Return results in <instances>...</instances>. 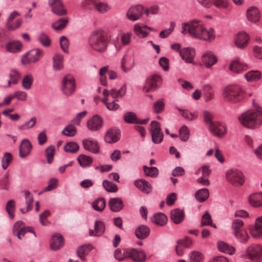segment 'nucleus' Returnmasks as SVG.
<instances>
[{"instance_id": "obj_1", "label": "nucleus", "mask_w": 262, "mask_h": 262, "mask_svg": "<svg viewBox=\"0 0 262 262\" xmlns=\"http://www.w3.org/2000/svg\"><path fill=\"white\" fill-rule=\"evenodd\" d=\"M188 32L193 38L211 41L215 38V32L212 28L207 30L199 19L190 20L182 25L181 33Z\"/></svg>"}, {"instance_id": "obj_2", "label": "nucleus", "mask_w": 262, "mask_h": 262, "mask_svg": "<svg viewBox=\"0 0 262 262\" xmlns=\"http://www.w3.org/2000/svg\"><path fill=\"white\" fill-rule=\"evenodd\" d=\"M262 107L257 106L255 110H250L243 113L239 120L242 124L247 128L253 129L262 124Z\"/></svg>"}, {"instance_id": "obj_3", "label": "nucleus", "mask_w": 262, "mask_h": 262, "mask_svg": "<svg viewBox=\"0 0 262 262\" xmlns=\"http://www.w3.org/2000/svg\"><path fill=\"white\" fill-rule=\"evenodd\" d=\"M107 33L103 30L94 31L89 37L90 46L94 50L103 52L106 51L108 43Z\"/></svg>"}, {"instance_id": "obj_4", "label": "nucleus", "mask_w": 262, "mask_h": 262, "mask_svg": "<svg viewBox=\"0 0 262 262\" xmlns=\"http://www.w3.org/2000/svg\"><path fill=\"white\" fill-rule=\"evenodd\" d=\"M222 96L225 101L235 103L244 99L245 93L240 86L232 85L224 88Z\"/></svg>"}, {"instance_id": "obj_5", "label": "nucleus", "mask_w": 262, "mask_h": 262, "mask_svg": "<svg viewBox=\"0 0 262 262\" xmlns=\"http://www.w3.org/2000/svg\"><path fill=\"white\" fill-rule=\"evenodd\" d=\"M226 176L227 181L234 186H241L245 182L243 172L238 169H232L228 170Z\"/></svg>"}, {"instance_id": "obj_6", "label": "nucleus", "mask_w": 262, "mask_h": 262, "mask_svg": "<svg viewBox=\"0 0 262 262\" xmlns=\"http://www.w3.org/2000/svg\"><path fill=\"white\" fill-rule=\"evenodd\" d=\"M162 84L161 77L157 74L149 76L145 82L143 91L145 93L154 91L157 90Z\"/></svg>"}, {"instance_id": "obj_7", "label": "nucleus", "mask_w": 262, "mask_h": 262, "mask_svg": "<svg viewBox=\"0 0 262 262\" xmlns=\"http://www.w3.org/2000/svg\"><path fill=\"white\" fill-rule=\"evenodd\" d=\"M76 83L74 77L68 74L66 75L62 81L61 89L63 94L66 96H70L75 91Z\"/></svg>"}, {"instance_id": "obj_8", "label": "nucleus", "mask_w": 262, "mask_h": 262, "mask_svg": "<svg viewBox=\"0 0 262 262\" xmlns=\"http://www.w3.org/2000/svg\"><path fill=\"white\" fill-rule=\"evenodd\" d=\"M149 130L151 133V139L154 143L159 144L162 141L163 134L158 122L151 121L149 126Z\"/></svg>"}, {"instance_id": "obj_9", "label": "nucleus", "mask_w": 262, "mask_h": 262, "mask_svg": "<svg viewBox=\"0 0 262 262\" xmlns=\"http://www.w3.org/2000/svg\"><path fill=\"white\" fill-rule=\"evenodd\" d=\"M42 51L39 49H35L29 51L21 59L25 64L35 63L38 61L42 56Z\"/></svg>"}, {"instance_id": "obj_10", "label": "nucleus", "mask_w": 262, "mask_h": 262, "mask_svg": "<svg viewBox=\"0 0 262 262\" xmlns=\"http://www.w3.org/2000/svg\"><path fill=\"white\" fill-rule=\"evenodd\" d=\"M49 5L51 8L52 11L58 16H63L67 14V11L64 8L61 0H49Z\"/></svg>"}, {"instance_id": "obj_11", "label": "nucleus", "mask_w": 262, "mask_h": 262, "mask_svg": "<svg viewBox=\"0 0 262 262\" xmlns=\"http://www.w3.org/2000/svg\"><path fill=\"white\" fill-rule=\"evenodd\" d=\"M103 120L102 117L98 115L92 116L87 121L86 125L89 129L96 132L99 130L103 126Z\"/></svg>"}, {"instance_id": "obj_12", "label": "nucleus", "mask_w": 262, "mask_h": 262, "mask_svg": "<svg viewBox=\"0 0 262 262\" xmlns=\"http://www.w3.org/2000/svg\"><path fill=\"white\" fill-rule=\"evenodd\" d=\"M210 132L215 136L219 138L224 137L227 133V128L224 124L214 122L209 126Z\"/></svg>"}, {"instance_id": "obj_13", "label": "nucleus", "mask_w": 262, "mask_h": 262, "mask_svg": "<svg viewBox=\"0 0 262 262\" xmlns=\"http://www.w3.org/2000/svg\"><path fill=\"white\" fill-rule=\"evenodd\" d=\"M143 10V7L140 5L131 7L127 12V17L132 21L138 20L142 16Z\"/></svg>"}, {"instance_id": "obj_14", "label": "nucleus", "mask_w": 262, "mask_h": 262, "mask_svg": "<svg viewBox=\"0 0 262 262\" xmlns=\"http://www.w3.org/2000/svg\"><path fill=\"white\" fill-rule=\"evenodd\" d=\"M248 258L252 260H256L262 256V246L255 245L249 246L247 249Z\"/></svg>"}, {"instance_id": "obj_15", "label": "nucleus", "mask_w": 262, "mask_h": 262, "mask_svg": "<svg viewBox=\"0 0 262 262\" xmlns=\"http://www.w3.org/2000/svg\"><path fill=\"white\" fill-rule=\"evenodd\" d=\"M128 258H131L135 262H145L146 255L145 252L138 249L128 248Z\"/></svg>"}, {"instance_id": "obj_16", "label": "nucleus", "mask_w": 262, "mask_h": 262, "mask_svg": "<svg viewBox=\"0 0 262 262\" xmlns=\"http://www.w3.org/2000/svg\"><path fill=\"white\" fill-rule=\"evenodd\" d=\"M64 245V239L62 235L60 233H55L52 235L50 246L52 250L56 251L60 249Z\"/></svg>"}, {"instance_id": "obj_17", "label": "nucleus", "mask_w": 262, "mask_h": 262, "mask_svg": "<svg viewBox=\"0 0 262 262\" xmlns=\"http://www.w3.org/2000/svg\"><path fill=\"white\" fill-rule=\"evenodd\" d=\"M120 138V131L116 128H110L104 135V141L110 144L114 143L119 140Z\"/></svg>"}, {"instance_id": "obj_18", "label": "nucleus", "mask_w": 262, "mask_h": 262, "mask_svg": "<svg viewBox=\"0 0 262 262\" xmlns=\"http://www.w3.org/2000/svg\"><path fill=\"white\" fill-rule=\"evenodd\" d=\"M135 66L133 54L125 55L121 60V67L124 72H127Z\"/></svg>"}, {"instance_id": "obj_19", "label": "nucleus", "mask_w": 262, "mask_h": 262, "mask_svg": "<svg viewBox=\"0 0 262 262\" xmlns=\"http://www.w3.org/2000/svg\"><path fill=\"white\" fill-rule=\"evenodd\" d=\"M249 39L246 33L239 32L235 37V44L239 48H245L247 46Z\"/></svg>"}, {"instance_id": "obj_20", "label": "nucleus", "mask_w": 262, "mask_h": 262, "mask_svg": "<svg viewBox=\"0 0 262 262\" xmlns=\"http://www.w3.org/2000/svg\"><path fill=\"white\" fill-rule=\"evenodd\" d=\"M202 62L206 68H211L215 64L217 58L214 53L211 51H207L202 56Z\"/></svg>"}, {"instance_id": "obj_21", "label": "nucleus", "mask_w": 262, "mask_h": 262, "mask_svg": "<svg viewBox=\"0 0 262 262\" xmlns=\"http://www.w3.org/2000/svg\"><path fill=\"white\" fill-rule=\"evenodd\" d=\"M247 17L249 21L256 23L259 21L260 14L259 10L256 7H251L247 10Z\"/></svg>"}, {"instance_id": "obj_22", "label": "nucleus", "mask_w": 262, "mask_h": 262, "mask_svg": "<svg viewBox=\"0 0 262 262\" xmlns=\"http://www.w3.org/2000/svg\"><path fill=\"white\" fill-rule=\"evenodd\" d=\"M108 205L111 210L115 212L121 210L124 207L123 201L119 198L110 199Z\"/></svg>"}, {"instance_id": "obj_23", "label": "nucleus", "mask_w": 262, "mask_h": 262, "mask_svg": "<svg viewBox=\"0 0 262 262\" xmlns=\"http://www.w3.org/2000/svg\"><path fill=\"white\" fill-rule=\"evenodd\" d=\"M82 144L85 149L94 154H97L99 151V146L96 140L85 139L82 140Z\"/></svg>"}, {"instance_id": "obj_24", "label": "nucleus", "mask_w": 262, "mask_h": 262, "mask_svg": "<svg viewBox=\"0 0 262 262\" xmlns=\"http://www.w3.org/2000/svg\"><path fill=\"white\" fill-rule=\"evenodd\" d=\"M181 58L186 62L192 63L195 56V50L191 48H185L180 51Z\"/></svg>"}, {"instance_id": "obj_25", "label": "nucleus", "mask_w": 262, "mask_h": 262, "mask_svg": "<svg viewBox=\"0 0 262 262\" xmlns=\"http://www.w3.org/2000/svg\"><path fill=\"white\" fill-rule=\"evenodd\" d=\"M32 145L28 139L23 140L19 147V156L21 158L27 157L31 151Z\"/></svg>"}, {"instance_id": "obj_26", "label": "nucleus", "mask_w": 262, "mask_h": 262, "mask_svg": "<svg viewBox=\"0 0 262 262\" xmlns=\"http://www.w3.org/2000/svg\"><path fill=\"white\" fill-rule=\"evenodd\" d=\"M184 217L185 213L183 210L176 208L171 211L170 219L174 223L180 224L184 220Z\"/></svg>"}, {"instance_id": "obj_27", "label": "nucleus", "mask_w": 262, "mask_h": 262, "mask_svg": "<svg viewBox=\"0 0 262 262\" xmlns=\"http://www.w3.org/2000/svg\"><path fill=\"white\" fill-rule=\"evenodd\" d=\"M134 184L140 190L144 193H149L151 191V185L144 179H138L135 181Z\"/></svg>"}, {"instance_id": "obj_28", "label": "nucleus", "mask_w": 262, "mask_h": 262, "mask_svg": "<svg viewBox=\"0 0 262 262\" xmlns=\"http://www.w3.org/2000/svg\"><path fill=\"white\" fill-rule=\"evenodd\" d=\"M150 230L148 227L146 225H141L137 227L135 230V235L140 239H144L147 237L150 233Z\"/></svg>"}, {"instance_id": "obj_29", "label": "nucleus", "mask_w": 262, "mask_h": 262, "mask_svg": "<svg viewBox=\"0 0 262 262\" xmlns=\"http://www.w3.org/2000/svg\"><path fill=\"white\" fill-rule=\"evenodd\" d=\"M105 231V225L100 221H96L94 225V230H90L89 234L91 236H101Z\"/></svg>"}, {"instance_id": "obj_30", "label": "nucleus", "mask_w": 262, "mask_h": 262, "mask_svg": "<svg viewBox=\"0 0 262 262\" xmlns=\"http://www.w3.org/2000/svg\"><path fill=\"white\" fill-rule=\"evenodd\" d=\"M251 232L252 235L255 238L262 236V215L256 219L254 229L251 230Z\"/></svg>"}, {"instance_id": "obj_31", "label": "nucleus", "mask_w": 262, "mask_h": 262, "mask_svg": "<svg viewBox=\"0 0 262 262\" xmlns=\"http://www.w3.org/2000/svg\"><path fill=\"white\" fill-rule=\"evenodd\" d=\"M250 204L253 207L262 206V192L253 193L249 198Z\"/></svg>"}, {"instance_id": "obj_32", "label": "nucleus", "mask_w": 262, "mask_h": 262, "mask_svg": "<svg viewBox=\"0 0 262 262\" xmlns=\"http://www.w3.org/2000/svg\"><path fill=\"white\" fill-rule=\"evenodd\" d=\"M151 221L157 225L163 226L166 224L167 217L165 214L159 213L154 215L151 218Z\"/></svg>"}, {"instance_id": "obj_33", "label": "nucleus", "mask_w": 262, "mask_h": 262, "mask_svg": "<svg viewBox=\"0 0 262 262\" xmlns=\"http://www.w3.org/2000/svg\"><path fill=\"white\" fill-rule=\"evenodd\" d=\"M217 247L220 251L230 255L233 254L235 250V248L233 246L223 242H218Z\"/></svg>"}, {"instance_id": "obj_34", "label": "nucleus", "mask_w": 262, "mask_h": 262, "mask_svg": "<svg viewBox=\"0 0 262 262\" xmlns=\"http://www.w3.org/2000/svg\"><path fill=\"white\" fill-rule=\"evenodd\" d=\"M53 68L56 71L63 69V57L62 55L56 54L53 57Z\"/></svg>"}, {"instance_id": "obj_35", "label": "nucleus", "mask_w": 262, "mask_h": 262, "mask_svg": "<svg viewBox=\"0 0 262 262\" xmlns=\"http://www.w3.org/2000/svg\"><path fill=\"white\" fill-rule=\"evenodd\" d=\"M128 248L117 249L115 251L114 257L118 260L121 261L128 258Z\"/></svg>"}, {"instance_id": "obj_36", "label": "nucleus", "mask_w": 262, "mask_h": 262, "mask_svg": "<svg viewBox=\"0 0 262 262\" xmlns=\"http://www.w3.org/2000/svg\"><path fill=\"white\" fill-rule=\"evenodd\" d=\"M144 28H148L149 30H151L150 28L148 27L146 25L141 26L136 24L134 26V31L137 36L144 38L149 34V32L144 30Z\"/></svg>"}, {"instance_id": "obj_37", "label": "nucleus", "mask_w": 262, "mask_h": 262, "mask_svg": "<svg viewBox=\"0 0 262 262\" xmlns=\"http://www.w3.org/2000/svg\"><path fill=\"white\" fill-rule=\"evenodd\" d=\"M68 17H62L52 24V27L56 31L64 29L69 23Z\"/></svg>"}, {"instance_id": "obj_38", "label": "nucleus", "mask_w": 262, "mask_h": 262, "mask_svg": "<svg viewBox=\"0 0 262 262\" xmlns=\"http://www.w3.org/2000/svg\"><path fill=\"white\" fill-rule=\"evenodd\" d=\"M106 206V202L103 198L96 199L92 204L93 208L95 210L102 211Z\"/></svg>"}, {"instance_id": "obj_39", "label": "nucleus", "mask_w": 262, "mask_h": 262, "mask_svg": "<svg viewBox=\"0 0 262 262\" xmlns=\"http://www.w3.org/2000/svg\"><path fill=\"white\" fill-rule=\"evenodd\" d=\"M209 190L207 188L201 189L195 194L196 199L200 202H204L209 197Z\"/></svg>"}, {"instance_id": "obj_40", "label": "nucleus", "mask_w": 262, "mask_h": 262, "mask_svg": "<svg viewBox=\"0 0 262 262\" xmlns=\"http://www.w3.org/2000/svg\"><path fill=\"white\" fill-rule=\"evenodd\" d=\"M204 93V99L205 101H209L214 98V93L211 86L209 84L204 85L203 87Z\"/></svg>"}, {"instance_id": "obj_41", "label": "nucleus", "mask_w": 262, "mask_h": 262, "mask_svg": "<svg viewBox=\"0 0 262 262\" xmlns=\"http://www.w3.org/2000/svg\"><path fill=\"white\" fill-rule=\"evenodd\" d=\"M248 81H258L261 78V74L259 71H251L245 75Z\"/></svg>"}, {"instance_id": "obj_42", "label": "nucleus", "mask_w": 262, "mask_h": 262, "mask_svg": "<svg viewBox=\"0 0 262 262\" xmlns=\"http://www.w3.org/2000/svg\"><path fill=\"white\" fill-rule=\"evenodd\" d=\"M21 43L19 41H13L8 43L6 45V49L8 51L12 53H16L21 50Z\"/></svg>"}, {"instance_id": "obj_43", "label": "nucleus", "mask_w": 262, "mask_h": 262, "mask_svg": "<svg viewBox=\"0 0 262 262\" xmlns=\"http://www.w3.org/2000/svg\"><path fill=\"white\" fill-rule=\"evenodd\" d=\"M246 68V67L241 63L238 60L232 61L229 66L230 70L235 73H239L245 70Z\"/></svg>"}, {"instance_id": "obj_44", "label": "nucleus", "mask_w": 262, "mask_h": 262, "mask_svg": "<svg viewBox=\"0 0 262 262\" xmlns=\"http://www.w3.org/2000/svg\"><path fill=\"white\" fill-rule=\"evenodd\" d=\"M79 149V145L75 142L67 143L64 146V150L67 152L76 153Z\"/></svg>"}, {"instance_id": "obj_45", "label": "nucleus", "mask_w": 262, "mask_h": 262, "mask_svg": "<svg viewBox=\"0 0 262 262\" xmlns=\"http://www.w3.org/2000/svg\"><path fill=\"white\" fill-rule=\"evenodd\" d=\"M77 161L82 167H86L90 165L93 162V159L91 157L84 155H80L77 158Z\"/></svg>"}, {"instance_id": "obj_46", "label": "nucleus", "mask_w": 262, "mask_h": 262, "mask_svg": "<svg viewBox=\"0 0 262 262\" xmlns=\"http://www.w3.org/2000/svg\"><path fill=\"white\" fill-rule=\"evenodd\" d=\"M37 39L42 46L45 47H48L50 46L51 40L49 36L47 34L45 33H40Z\"/></svg>"}, {"instance_id": "obj_47", "label": "nucleus", "mask_w": 262, "mask_h": 262, "mask_svg": "<svg viewBox=\"0 0 262 262\" xmlns=\"http://www.w3.org/2000/svg\"><path fill=\"white\" fill-rule=\"evenodd\" d=\"M33 77L31 74L26 75L22 80V85L26 90H29L33 82Z\"/></svg>"}, {"instance_id": "obj_48", "label": "nucleus", "mask_w": 262, "mask_h": 262, "mask_svg": "<svg viewBox=\"0 0 262 262\" xmlns=\"http://www.w3.org/2000/svg\"><path fill=\"white\" fill-rule=\"evenodd\" d=\"M165 103L163 98L159 99L156 101L153 105V111L156 114L162 112L164 110Z\"/></svg>"}, {"instance_id": "obj_49", "label": "nucleus", "mask_w": 262, "mask_h": 262, "mask_svg": "<svg viewBox=\"0 0 262 262\" xmlns=\"http://www.w3.org/2000/svg\"><path fill=\"white\" fill-rule=\"evenodd\" d=\"M234 235L236 238L243 243H246L249 237L247 231L245 230L234 231Z\"/></svg>"}, {"instance_id": "obj_50", "label": "nucleus", "mask_w": 262, "mask_h": 262, "mask_svg": "<svg viewBox=\"0 0 262 262\" xmlns=\"http://www.w3.org/2000/svg\"><path fill=\"white\" fill-rule=\"evenodd\" d=\"M123 119L126 123L136 124L138 118L135 113L128 112L124 115Z\"/></svg>"}, {"instance_id": "obj_51", "label": "nucleus", "mask_w": 262, "mask_h": 262, "mask_svg": "<svg viewBox=\"0 0 262 262\" xmlns=\"http://www.w3.org/2000/svg\"><path fill=\"white\" fill-rule=\"evenodd\" d=\"M143 170L145 174L149 177L155 178L159 174V170L156 167H148L143 166Z\"/></svg>"}, {"instance_id": "obj_52", "label": "nucleus", "mask_w": 262, "mask_h": 262, "mask_svg": "<svg viewBox=\"0 0 262 262\" xmlns=\"http://www.w3.org/2000/svg\"><path fill=\"white\" fill-rule=\"evenodd\" d=\"M103 186L107 192H115L118 190V187L116 184L107 180L103 181Z\"/></svg>"}, {"instance_id": "obj_53", "label": "nucleus", "mask_w": 262, "mask_h": 262, "mask_svg": "<svg viewBox=\"0 0 262 262\" xmlns=\"http://www.w3.org/2000/svg\"><path fill=\"white\" fill-rule=\"evenodd\" d=\"M9 173L6 172L0 181V188L8 190L9 189L10 183L9 181Z\"/></svg>"}, {"instance_id": "obj_54", "label": "nucleus", "mask_w": 262, "mask_h": 262, "mask_svg": "<svg viewBox=\"0 0 262 262\" xmlns=\"http://www.w3.org/2000/svg\"><path fill=\"white\" fill-rule=\"evenodd\" d=\"M15 208V201L14 200H10L8 201L6 204V209L11 219H13L14 216V212Z\"/></svg>"}, {"instance_id": "obj_55", "label": "nucleus", "mask_w": 262, "mask_h": 262, "mask_svg": "<svg viewBox=\"0 0 262 262\" xmlns=\"http://www.w3.org/2000/svg\"><path fill=\"white\" fill-rule=\"evenodd\" d=\"M179 136L182 141H186L189 136V130L187 126L184 125L179 130Z\"/></svg>"}, {"instance_id": "obj_56", "label": "nucleus", "mask_w": 262, "mask_h": 262, "mask_svg": "<svg viewBox=\"0 0 262 262\" xmlns=\"http://www.w3.org/2000/svg\"><path fill=\"white\" fill-rule=\"evenodd\" d=\"M90 245H89L88 246L82 245L77 248V256L80 258L81 260H84V256L90 251L89 247H90Z\"/></svg>"}, {"instance_id": "obj_57", "label": "nucleus", "mask_w": 262, "mask_h": 262, "mask_svg": "<svg viewBox=\"0 0 262 262\" xmlns=\"http://www.w3.org/2000/svg\"><path fill=\"white\" fill-rule=\"evenodd\" d=\"M203 256L199 251H192L189 255V262H202Z\"/></svg>"}, {"instance_id": "obj_58", "label": "nucleus", "mask_w": 262, "mask_h": 262, "mask_svg": "<svg viewBox=\"0 0 262 262\" xmlns=\"http://www.w3.org/2000/svg\"><path fill=\"white\" fill-rule=\"evenodd\" d=\"M46 155L47 159V161L49 164H51L54 158L55 154V147L53 145H50L46 149Z\"/></svg>"}, {"instance_id": "obj_59", "label": "nucleus", "mask_w": 262, "mask_h": 262, "mask_svg": "<svg viewBox=\"0 0 262 262\" xmlns=\"http://www.w3.org/2000/svg\"><path fill=\"white\" fill-rule=\"evenodd\" d=\"M12 161V156L10 152H6L2 160V166L3 169H6L10 163Z\"/></svg>"}, {"instance_id": "obj_60", "label": "nucleus", "mask_w": 262, "mask_h": 262, "mask_svg": "<svg viewBox=\"0 0 262 262\" xmlns=\"http://www.w3.org/2000/svg\"><path fill=\"white\" fill-rule=\"evenodd\" d=\"M62 133L67 136L72 137L76 134V128L72 125H69L63 129Z\"/></svg>"}, {"instance_id": "obj_61", "label": "nucleus", "mask_w": 262, "mask_h": 262, "mask_svg": "<svg viewBox=\"0 0 262 262\" xmlns=\"http://www.w3.org/2000/svg\"><path fill=\"white\" fill-rule=\"evenodd\" d=\"M95 7L99 13L103 14L110 9V7L106 3H100L95 4Z\"/></svg>"}, {"instance_id": "obj_62", "label": "nucleus", "mask_w": 262, "mask_h": 262, "mask_svg": "<svg viewBox=\"0 0 262 262\" xmlns=\"http://www.w3.org/2000/svg\"><path fill=\"white\" fill-rule=\"evenodd\" d=\"M212 222V220L211 215L208 211H206V212L202 217L200 226L203 227L204 226L209 225V224H211Z\"/></svg>"}, {"instance_id": "obj_63", "label": "nucleus", "mask_w": 262, "mask_h": 262, "mask_svg": "<svg viewBox=\"0 0 262 262\" xmlns=\"http://www.w3.org/2000/svg\"><path fill=\"white\" fill-rule=\"evenodd\" d=\"M36 122L35 117L32 118L29 121L18 127L19 130H26L33 127Z\"/></svg>"}, {"instance_id": "obj_64", "label": "nucleus", "mask_w": 262, "mask_h": 262, "mask_svg": "<svg viewBox=\"0 0 262 262\" xmlns=\"http://www.w3.org/2000/svg\"><path fill=\"white\" fill-rule=\"evenodd\" d=\"M179 112L181 113L182 116L189 121H192L196 118V116L192 114L191 112H189L188 110H181L180 108L178 109Z\"/></svg>"}]
</instances>
